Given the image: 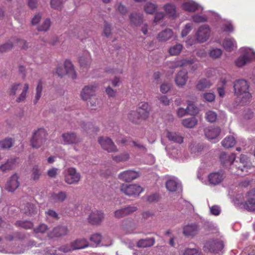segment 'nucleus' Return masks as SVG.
Returning <instances> with one entry per match:
<instances>
[{
  "label": "nucleus",
  "mask_w": 255,
  "mask_h": 255,
  "mask_svg": "<svg viewBox=\"0 0 255 255\" xmlns=\"http://www.w3.org/2000/svg\"><path fill=\"white\" fill-rule=\"evenodd\" d=\"M42 84L41 80L38 82L37 87L36 88V95L35 97V100L34 101V104H36L39 100L41 96L42 91Z\"/></svg>",
  "instance_id": "49"
},
{
  "label": "nucleus",
  "mask_w": 255,
  "mask_h": 255,
  "mask_svg": "<svg viewBox=\"0 0 255 255\" xmlns=\"http://www.w3.org/2000/svg\"><path fill=\"white\" fill-rule=\"evenodd\" d=\"M68 232V229L65 227H57L53 229V231L48 234L50 238L59 237L65 235Z\"/></svg>",
  "instance_id": "24"
},
{
  "label": "nucleus",
  "mask_w": 255,
  "mask_h": 255,
  "mask_svg": "<svg viewBox=\"0 0 255 255\" xmlns=\"http://www.w3.org/2000/svg\"><path fill=\"white\" fill-rule=\"evenodd\" d=\"M29 89V85L27 83H25L23 86V90L19 95L18 97L16 99L17 103L23 102L26 98L27 94Z\"/></svg>",
  "instance_id": "37"
},
{
  "label": "nucleus",
  "mask_w": 255,
  "mask_h": 255,
  "mask_svg": "<svg viewBox=\"0 0 255 255\" xmlns=\"http://www.w3.org/2000/svg\"><path fill=\"white\" fill-rule=\"evenodd\" d=\"M41 175V172L37 166L33 167L32 170L31 177L34 180H38Z\"/></svg>",
  "instance_id": "56"
},
{
  "label": "nucleus",
  "mask_w": 255,
  "mask_h": 255,
  "mask_svg": "<svg viewBox=\"0 0 255 255\" xmlns=\"http://www.w3.org/2000/svg\"><path fill=\"white\" fill-rule=\"evenodd\" d=\"M81 127L87 132H90V130H92V131H94V132H96L98 131V129L94 128L92 123H83L81 124Z\"/></svg>",
  "instance_id": "52"
},
{
  "label": "nucleus",
  "mask_w": 255,
  "mask_h": 255,
  "mask_svg": "<svg viewBox=\"0 0 255 255\" xmlns=\"http://www.w3.org/2000/svg\"><path fill=\"white\" fill-rule=\"evenodd\" d=\"M13 144V140L11 138H6L2 140H0V148L1 149H8Z\"/></svg>",
  "instance_id": "43"
},
{
  "label": "nucleus",
  "mask_w": 255,
  "mask_h": 255,
  "mask_svg": "<svg viewBox=\"0 0 255 255\" xmlns=\"http://www.w3.org/2000/svg\"><path fill=\"white\" fill-rule=\"evenodd\" d=\"M222 51L220 49L215 48L211 50L209 53L210 56L213 58H219L222 54Z\"/></svg>",
  "instance_id": "57"
},
{
  "label": "nucleus",
  "mask_w": 255,
  "mask_h": 255,
  "mask_svg": "<svg viewBox=\"0 0 255 255\" xmlns=\"http://www.w3.org/2000/svg\"><path fill=\"white\" fill-rule=\"evenodd\" d=\"M164 10L169 16L173 18L176 17V7L174 5L168 3L165 5Z\"/></svg>",
  "instance_id": "36"
},
{
  "label": "nucleus",
  "mask_w": 255,
  "mask_h": 255,
  "mask_svg": "<svg viewBox=\"0 0 255 255\" xmlns=\"http://www.w3.org/2000/svg\"><path fill=\"white\" fill-rule=\"evenodd\" d=\"M137 208L134 206H128L126 208L118 210L114 213L116 218H122L128 216L137 210Z\"/></svg>",
  "instance_id": "16"
},
{
  "label": "nucleus",
  "mask_w": 255,
  "mask_h": 255,
  "mask_svg": "<svg viewBox=\"0 0 255 255\" xmlns=\"http://www.w3.org/2000/svg\"><path fill=\"white\" fill-rule=\"evenodd\" d=\"M252 167L251 163L248 160L246 155L241 154L239 161L235 160L232 167L229 168L231 173L233 174H246Z\"/></svg>",
  "instance_id": "2"
},
{
  "label": "nucleus",
  "mask_w": 255,
  "mask_h": 255,
  "mask_svg": "<svg viewBox=\"0 0 255 255\" xmlns=\"http://www.w3.org/2000/svg\"><path fill=\"white\" fill-rule=\"evenodd\" d=\"M13 43H16L19 47L22 49H26L28 46V43L24 40L12 38L5 43L0 45V53L6 52L11 50L13 47Z\"/></svg>",
  "instance_id": "6"
},
{
  "label": "nucleus",
  "mask_w": 255,
  "mask_h": 255,
  "mask_svg": "<svg viewBox=\"0 0 255 255\" xmlns=\"http://www.w3.org/2000/svg\"><path fill=\"white\" fill-rule=\"evenodd\" d=\"M235 143V139L232 136L226 137L222 142L223 146L227 148L234 146Z\"/></svg>",
  "instance_id": "38"
},
{
  "label": "nucleus",
  "mask_w": 255,
  "mask_h": 255,
  "mask_svg": "<svg viewBox=\"0 0 255 255\" xmlns=\"http://www.w3.org/2000/svg\"><path fill=\"white\" fill-rule=\"evenodd\" d=\"M15 225L19 228H23L24 229H31L33 226V223L28 221H17L15 222Z\"/></svg>",
  "instance_id": "42"
},
{
  "label": "nucleus",
  "mask_w": 255,
  "mask_h": 255,
  "mask_svg": "<svg viewBox=\"0 0 255 255\" xmlns=\"http://www.w3.org/2000/svg\"><path fill=\"white\" fill-rule=\"evenodd\" d=\"M62 3V0H51V7L55 9H60Z\"/></svg>",
  "instance_id": "63"
},
{
  "label": "nucleus",
  "mask_w": 255,
  "mask_h": 255,
  "mask_svg": "<svg viewBox=\"0 0 255 255\" xmlns=\"http://www.w3.org/2000/svg\"><path fill=\"white\" fill-rule=\"evenodd\" d=\"M220 129L212 127L207 128L204 130L205 136L210 139L216 138L220 133Z\"/></svg>",
  "instance_id": "22"
},
{
  "label": "nucleus",
  "mask_w": 255,
  "mask_h": 255,
  "mask_svg": "<svg viewBox=\"0 0 255 255\" xmlns=\"http://www.w3.org/2000/svg\"><path fill=\"white\" fill-rule=\"evenodd\" d=\"M236 158V155L234 153H227L222 152L220 156V160L221 164L225 167L228 168L232 167Z\"/></svg>",
  "instance_id": "9"
},
{
  "label": "nucleus",
  "mask_w": 255,
  "mask_h": 255,
  "mask_svg": "<svg viewBox=\"0 0 255 255\" xmlns=\"http://www.w3.org/2000/svg\"><path fill=\"white\" fill-rule=\"evenodd\" d=\"M129 155L128 153L112 156L113 160L117 163L125 162L129 159Z\"/></svg>",
  "instance_id": "40"
},
{
  "label": "nucleus",
  "mask_w": 255,
  "mask_h": 255,
  "mask_svg": "<svg viewBox=\"0 0 255 255\" xmlns=\"http://www.w3.org/2000/svg\"><path fill=\"white\" fill-rule=\"evenodd\" d=\"M51 22L49 19H45L43 22L38 27L39 31H46L48 30L50 26Z\"/></svg>",
  "instance_id": "53"
},
{
  "label": "nucleus",
  "mask_w": 255,
  "mask_h": 255,
  "mask_svg": "<svg viewBox=\"0 0 255 255\" xmlns=\"http://www.w3.org/2000/svg\"><path fill=\"white\" fill-rule=\"evenodd\" d=\"M187 110L188 112V114L194 115L197 113L198 111L197 108L192 103L188 102L187 103Z\"/></svg>",
  "instance_id": "55"
},
{
  "label": "nucleus",
  "mask_w": 255,
  "mask_h": 255,
  "mask_svg": "<svg viewBox=\"0 0 255 255\" xmlns=\"http://www.w3.org/2000/svg\"><path fill=\"white\" fill-rule=\"evenodd\" d=\"M235 93L241 99V102L246 104L251 98V94L248 92L249 85L245 80L236 81L234 85Z\"/></svg>",
  "instance_id": "1"
},
{
  "label": "nucleus",
  "mask_w": 255,
  "mask_h": 255,
  "mask_svg": "<svg viewBox=\"0 0 255 255\" xmlns=\"http://www.w3.org/2000/svg\"><path fill=\"white\" fill-rule=\"evenodd\" d=\"M211 85L212 83L210 81L204 78L198 81L196 85V88L199 91H203L206 88H209Z\"/></svg>",
  "instance_id": "35"
},
{
  "label": "nucleus",
  "mask_w": 255,
  "mask_h": 255,
  "mask_svg": "<svg viewBox=\"0 0 255 255\" xmlns=\"http://www.w3.org/2000/svg\"><path fill=\"white\" fill-rule=\"evenodd\" d=\"M199 227L196 224L188 225L183 228V234L186 237H193L198 232Z\"/></svg>",
  "instance_id": "21"
},
{
  "label": "nucleus",
  "mask_w": 255,
  "mask_h": 255,
  "mask_svg": "<svg viewBox=\"0 0 255 255\" xmlns=\"http://www.w3.org/2000/svg\"><path fill=\"white\" fill-rule=\"evenodd\" d=\"M210 34V29L208 26L203 25L200 27L196 33L197 40L200 43L207 40Z\"/></svg>",
  "instance_id": "12"
},
{
  "label": "nucleus",
  "mask_w": 255,
  "mask_h": 255,
  "mask_svg": "<svg viewBox=\"0 0 255 255\" xmlns=\"http://www.w3.org/2000/svg\"><path fill=\"white\" fill-rule=\"evenodd\" d=\"M182 7L187 11L194 12L199 8V5L195 2L188 1L182 4Z\"/></svg>",
  "instance_id": "32"
},
{
  "label": "nucleus",
  "mask_w": 255,
  "mask_h": 255,
  "mask_svg": "<svg viewBox=\"0 0 255 255\" xmlns=\"http://www.w3.org/2000/svg\"><path fill=\"white\" fill-rule=\"evenodd\" d=\"M247 200L244 205V208L250 211H255V189L248 192Z\"/></svg>",
  "instance_id": "11"
},
{
  "label": "nucleus",
  "mask_w": 255,
  "mask_h": 255,
  "mask_svg": "<svg viewBox=\"0 0 255 255\" xmlns=\"http://www.w3.org/2000/svg\"><path fill=\"white\" fill-rule=\"evenodd\" d=\"M155 240L153 238L140 239L137 243V246L139 248H147L154 244Z\"/></svg>",
  "instance_id": "31"
},
{
  "label": "nucleus",
  "mask_w": 255,
  "mask_h": 255,
  "mask_svg": "<svg viewBox=\"0 0 255 255\" xmlns=\"http://www.w3.org/2000/svg\"><path fill=\"white\" fill-rule=\"evenodd\" d=\"M23 210L25 214L30 216L34 214L36 211V208L34 205L29 203L26 204Z\"/></svg>",
  "instance_id": "47"
},
{
  "label": "nucleus",
  "mask_w": 255,
  "mask_h": 255,
  "mask_svg": "<svg viewBox=\"0 0 255 255\" xmlns=\"http://www.w3.org/2000/svg\"><path fill=\"white\" fill-rule=\"evenodd\" d=\"M97 86L96 85H88L84 87L81 93L82 99L84 101L91 99L95 95Z\"/></svg>",
  "instance_id": "14"
},
{
  "label": "nucleus",
  "mask_w": 255,
  "mask_h": 255,
  "mask_svg": "<svg viewBox=\"0 0 255 255\" xmlns=\"http://www.w3.org/2000/svg\"><path fill=\"white\" fill-rule=\"evenodd\" d=\"M62 137L65 143L68 144H76L80 141V139L74 132L63 133Z\"/></svg>",
  "instance_id": "17"
},
{
  "label": "nucleus",
  "mask_w": 255,
  "mask_h": 255,
  "mask_svg": "<svg viewBox=\"0 0 255 255\" xmlns=\"http://www.w3.org/2000/svg\"><path fill=\"white\" fill-rule=\"evenodd\" d=\"M198 121L195 117L186 118L182 121V125L186 128H192L197 124Z\"/></svg>",
  "instance_id": "30"
},
{
  "label": "nucleus",
  "mask_w": 255,
  "mask_h": 255,
  "mask_svg": "<svg viewBox=\"0 0 255 255\" xmlns=\"http://www.w3.org/2000/svg\"><path fill=\"white\" fill-rule=\"evenodd\" d=\"M224 178V174L219 172L211 173L208 176L210 183L214 185L220 183Z\"/></svg>",
  "instance_id": "20"
},
{
  "label": "nucleus",
  "mask_w": 255,
  "mask_h": 255,
  "mask_svg": "<svg viewBox=\"0 0 255 255\" xmlns=\"http://www.w3.org/2000/svg\"><path fill=\"white\" fill-rule=\"evenodd\" d=\"M217 114L212 111H209L206 113V119L207 121L210 123H213L217 119Z\"/></svg>",
  "instance_id": "51"
},
{
  "label": "nucleus",
  "mask_w": 255,
  "mask_h": 255,
  "mask_svg": "<svg viewBox=\"0 0 255 255\" xmlns=\"http://www.w3.org/2000/svg\"><path fill=\"white\" fill-rule=\"evenodd\" d=\"M167 137L170 141L179 144H181L183 142L184 139V137L179 133L171 131L167 132Z\"/></svg>",
  "instance_id": "27"
},
{
  "label": "nucleus",
  "mask_w": 255,
  "mask_h": 255,
  "mask_svg": "<svg viewBox=\"0 0 255 255\" xmlns=\"http://www.w3.org/2000/svg\"><path fill=\"white\" fill-rule=\"evenodd\" d=\"M104 214L100 211H92L89 216V222L92 225L100 224L104 219Z\"/></svg>",
  "instance_id": "15"
},
{
  "label": "nucleus",
  "mask_w": 255,
  "mask_h": 255,
  "mask_svg": "<svg viewBox=\"0 0 255 255\" xmlns=\"http://www.w3.org/2000/svg\"><path fill=\"white\" fill-rule=\"evenodd\" d=\"M16 158L8 159L6 162L0 165V170L3 172H6L12 170L15 166Z\"/></svg>",
  "instance_id": "29"
},
{
  "label": "nucleus",
  "mask_w": 255,
  "mask_h": 255,
  "mask_svg": "<svg viewBox=\"0 0 255 255\" xmlns=\"http://www.w3.org/2000/svg\"><path fill=\"white\" fill-rule=\"evenodd\" d=\"M183 46L180 44H176L172 47H171L169 49V53L171 55H176L179 54L182 49Z\"/></svg>",
  "instance_id": "46"
},
{
  "label": "nucleus",
  "mask_w": 255,
  "mask_h": 255,
  "mask_svg": "<svg viewBox=\"0 0 255 255\" xmlns=\"http://www.w3.org/2000/svg\"><path fill=\"white\" fill-rule=\"evenodd\" d=\"M151 108L147 103L141 102L139 104L136 111L140 120H146L149 117Z\"/></svg>",
  "instance_id": "10"
},
{
  "label": "nucleus",
  "mask_w": 255,
  "mask_h": 255,
  "mask_svg": "<svg viewBox=\"0 0 255 255\" xmlns=\"http://www.w3.org/2000/svg\"><path fill=\"white\" fill-rule=\"evenodd\" d=\"M193 20L196 23L203 22L206 21L207 18L205 16L199 15H194L192 16Z\"/></svg>",
  "instance_id": "64"
},
{
  "label": "nucleus",
  "mask_w": 255,
  "mask_h": 255,
  "mask_svg": "<svg viewBox=\"0 0 255 255\" xmlns=\"http://www.w3.org/2000/svg\"><path fill=\"white\" fill-rule=\"evenodd\" d=\"M252 56L251 54L245 53L240 56L236 61V65L238 67L244 66L251 61Z\"/></svg>",
  "instance_id": "28"
},
{
  "label": "nucleus",
  "mask_w": 255,
  "mask_h": 255,
  "mask_svg": "<svg viewBox=\"0 0 255 255\" xmlns=\"http://www.w3.org/2000/svg\"><path fill=\"white\" fill-rule=\"evenodd\" d=\"M73 250H80L86 248L89 246V243L85 239H77L71 242Z\"/></svg>",
  "instance_id": "26"
},
{
  "label": "nucleus",
  "mask_w": 255,
  "mask_h": 255,
  "mask_svg": "<svg viewBox=\"0 0 255 255\" xmlns=\"http://www.w3.org/2000/svg\"><path fill=\"white\" fill-rule=\"evenodd\" d=\"M187 79L188 76L187 71L185 70H182L177 74L175 81L176 84L178 86H183L186 84Z\"/></svg>",
  "instance_id": "23"
},
{
  "label": "nucleus",
  "mask_w": 255,
  "mask_h": 255,
  "mask_svg": "<svg viewBox=\"0 0 255 255\" xmlns=\"http://www.w3.org/2000/svg\"><path fill=\"white\" fill-rule=\"evenodd\" d=\"M18 176L17 174L12 175L8 181L6 189L7 191L13 192L19 186V183L18 181Z\"/></svg>",
  "instance_id": "18"
},
{
  "label": "nucleus",
  "mask_w": 255,
  "mask_h": 255,
  "mask_svg": "<svg viewBox=\"0 0 255 255\" xmlns=\"http://www.w3.org/2000/svg\"><path fill=\"white\" fill-rule=\"evenodd\" d=\"M166 187L170 192L175 191L177 187V183L174 180H168L166 183Z\"/></svg>",
  "instance_id": "48"
},
{
  "label": "nucleus",
  "mask_w": 255,
  "mask_h": 255,
  "mask_svg": "<svg viewBox=\"0 0 255 255\" xmlns=\"http://www.w3.org/2000/svg\"><path fill=\"white\" fill-rule=\"evenodd\" d=\"M122 193L128 196L136 197L143 192V188L136 184H127L123 183L121 186Z\"/></svg>",
  "instance_id": "4"
},
{
  "label": "nucleus",
  "mask_w": 255,
  "mask_h": 255,
  "mask_svg": "<svg viewBox=\"0 0 255 255\" xmlns=\"http://www.w3.org/2000/svg\"><path fill=\"white\" fill-rule=\"evenodd\" d=\"M203 98L205 101L208 102H212L215 100V96L212 93H205L202 95Z\"/></svg>",
  "instance_id": "59"
},
{
  "label": "nucleus",
  "mask_w": 255,
  "mask_h": 255,
  "mask_svg": "<svg viewBox=\"0 0 255 255\" xmlns=\"http://www.w3.org/2000/svg\"><path fill=\"white\" fill-rule=\"evenodd\" d=\"M209 247V251L216 254H219L223 250L224 245L222 241H212L210 242Z\"/></svg>",
  "instance_id": "19"
},
{
  "label": "nucleus",
  "mask_w": 255,
  "mask_h": 255,
  "mask_svg": "<svg viewBox=\"0 0 255 255\" xmlns=\"http://www.w3.org/2000/svg\"><path fill=\"white\" fill-rule=\"evenodd\" d=\"M173 35V32L171 29L167 28L158 33L157 39L161 42H164L170 39Z\"/></svg>",
  "instance_id": "25"
},
{
  "label": "nucleus",
  "mask_w": 255,
  "mask_h": 255,
  "mask_svg": "<svg viewBox=\"0 0 255 255\" xmlns=\"http://www.w3.org/2000/svg\"><path fill=\"white\" fill-rule=\"evenodd\" d=\"M56 73L57 75L61 77H62L66 74H67L68 76L72 79H76L77 77L73 65L69 60H65L64 62V68L60 66L57 67Z\"/></svg>",
  "instance_id": "5"
},
{
  "label": "nucleus",
  "mask_w": 255,
  "mask_h": 255,
  "mask_svg": "<svg viewBox=\"0 0 255 255\" xmlns=\"http://www.w3.org/2000/svg\"><path fill=\"white\" fill-rule=\"evenodd\" d=\"M130 21L135 25H139L142 22L143 15L140 13H132L129 17Z\"/></svg>",
  "instance_id": "39"
},
{
  "label": "nucleus",
  "mask_w": 255,
  "mask_h": 255,
  "mask_svg": "<svg viewBox=\"0 0 255 255\" xmlns=\"http://www.w3.org/2000/svg\"><path fill=\"white\" fill-rule=\"evenodd\" d=\"M98 142L102 148L108 152H116L118 149L112 140L107 137H100Z\"/></svg>",
  "instance_id": "7"
},
{
  "label": "nucleus",
  "mask_w": 255,
  "mask_h": 255,
  "mask_svg": "<svg viewBox=\"0 0 255 255\" xmlns=\"http://www.w3.org/2000/svg\"><path fill=\"white\" fill-rule=\"evenodd\" d=\"M47 133L43 128H39L33 133L30 143L32 147L38 148L46 141Z\"/></svg>",
  "instance_id": "3"
},
{
  "label": "nucleus",
  "mask_w": 255,
  "mask_h": 255,
  "mask_svg": "<svg viewBox=\"0 0 255 255\" xmlns=\"http://www.w3.org/2000/svg\"><path fill=\"white\" fill-rule=\"evenodd\" d=\"M58 250L64 253H66L74 251L72 249L71 243H70V245H65L59 247L58 248Z\"/></svg>",
  "instance_id": "61"
},
{
  "label": "nucleus",
  "mask_w": 255,
  "mask_h": 255,
  "mask_svg": "<svg viewBox=\"0 0 255 255\" xmlns=\"http://www.w3.org/2000/svg\"><path fill=\"white\" fill-rule=\"evenodd\" d=\"M157 6L151 2H147L144 6V11L149 14H153L156 10Z\"/></svg>",
  "instance_id": "50"
},
{
  "label": "nucleus",
  "mask_w": 255,
  "mask_h": 255,
  "mask_svg": "<svg viewBox=\"0 0 255 255\" xmlns=\"http://www.w3.org/2000/svg\"><path fill=\"white\" fill-rule=\"evenodd\" d=\"M102 237L100 234H95L92 235L90 238V241L94 243V245L97 246L101 242Z\"/></svg>",
  "instance_id": "54"
},
{
  "label": "nucleus",
  "mask_w": 255,
  "mask_h": 255,
  "mask_svg": "<svg viewBox=\"0 0 255 255\" xmlns=\"http://www.w3.org/2000/svg\"><path fill=\"white\" fill-rule=\"evenodd\" d=\"M81 178V175L75 168L71 167L67 169V174L65 176V182L69 184L78 183Z\"/></svg>",
  "instance_id": "8"
},
{
  "label": "nucleus",
  "mask_w": 255,
  "mask_h": 255,
  "mask_svg": "<svg viewBox=\"0 0 255 255\" xmlns=\"http://www.w3.org/2000/svg\"><path fill=\"white\" fill-rule=\"evenodd\" d=\"M91 57L89 53H86L83 56L79 58V62L81 67L87 68L91 63Z\"/></svg>",
  "instance_id": "34"
},
{
  "label": "nucleus",
  "mask_w": 255,
  "mask_h": 255,
  "mask_svg": "<svg viewBox=\"0 0 255 255\" xmlns=\"http://www.w3.org/2000/svg\"><path fill=\"white\" fill-rule=\"evenodd\" d=\"M201 252L197 249H187L185 251V255H200Z\"/></svg>",
  "instance_id": "58"
},
{
  "label": "nucleus",
  "mask_w": 255,
  "mask_h": 255,
  "mask_svg": "<svg viewBox=\"0 0 255 255\" xmlns=\"http://www.w3.org/2000/svg\"><path fill=\"white\" fill-rule=\"evenodd\" d=\"M52 200L56 202H63L67 198V194L65 192H59L57 194H53L52 196Z\"/></svg>",
  "instance_id": "41"
},
{
  "label": "nucleus",
  "mask_w": 255,
  "mask_h": 255,
  "mask_svg": "<svg viewBox=\"0 0 255 255\" xmlns=\"http://www.w3.org/2000/svg\"><path fill=\"white\" fill-rule=\"evenodd\" d=\"M193 61L191 60L183 59L177 62L174 67L176 68L178 67H183L186 65H191Z\"/></svg>",
  "instance_id": "60"
},
{
  "label": "nucleus",
  "mask_w": 255,
  "mask_h": 255,
  "mask_svg": "<svg viewBox=\"0 0 255 255\" xmlns=\"http://www.w3.org/2000/svg\"><path fill=\"white\" fill-rule=\"evenodd\" d=\"M20 83H15L11 84L7 90V93L10 96H14L16 94L17 91L19 90Z\"/></svg>",
  "instance_id": "44"
},
{
  "label": "nucleus",
  "mask_w": 255,
  "mask_h": 255,
  "mask_svg": "<svg viewBox=\"0 0 255 255\" xmlns=\"http://www.w3.org/2000/svg\"><path fill=\"white\" fill-rule=\"evenodd\" d=\"M236 45V41L233 38H225L223 43L224 48L228 51H232Z\"/></svg>",
  "instance_id": "33"
},
{
  "label": "nucleus",
  "mask_w": 255,
  "mask_h": 255,
  "mask_svg": "<svg viewBox=\"0 0 255 255\" xmlns=\"http://www.w3.org/2000/svg\"><path fill=\"white\" fill-rule=\"evenodd\" d=\"M128 118L130 122L135 124H138L140 120L136 111H130L128 115Z\"/></svg>",
  "instance_id": "45"
},
{
  "label": "nucleus",
  "mask_w": 255,
  "mask_h": 255,
  "mask_svg": "<svg viewBox=\"0 0 255 255\" xmlns=\"http://www.w3.org/2000/svg\"><path fill=\"white\" fill-rule=\"evenodd\" d=\"M138 176V172L131 170L124 171L119 174V178L127 182H130Z\"/></svg>",
  "instance_id": "13"
},
{
  "label": "nucleus",
  "mask_w": 255,
  "mask_h": 255,
  "mask_svg": "<svg viewBox=\"0 0 255 255\" xmlns=\"http://www.w3.org/2000/svg\"><path fill=\"white\" fill-rule=\"evenodd\" d=\"M48 229L47 226L44 224H40L37 228L34 230V232L35 233H44Z\"/></svg>",
  "instance_id": "62"
}]
</instances>
